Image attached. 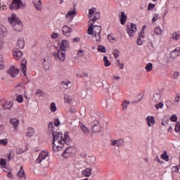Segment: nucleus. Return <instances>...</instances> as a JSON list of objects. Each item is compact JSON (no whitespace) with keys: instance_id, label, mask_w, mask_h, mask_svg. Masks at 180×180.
Returning <instances> with one entry per match:
<instances>
[{"instance_id":"e433bc0d","label":"nucleus","mask_w":180,"mask_h":180,"mask_svg":"<svg viewBox=\"0 0 180 180\" xmlns=\"http://www.w3.org/2000/svg\"><path fill=\"white\" fill-rule=\"evenodd\" d=\"M50 110H51V112H52L53 113H54V112H56V110H57V107L56 106V103H51V105H50Z\"/></svg>"},{"instance_id":"a18cd8bd","label":"nucleus","mask_w":180,"mask_h":180,"mask_svg":"<svg viewBox=\"0 0 180 180\" xmlns=\"http://www.w3.org/2000/svg\"><path fill=\"white\" fill-rule=\"evenodd\" d=\"M15 101L19 103H22L23 102V96L19 95L16 97Z\"/></svg>"},{"instance_id":"f8f14e48","label":"nucleus","mask_w":180,"mask_h":180,"mask_svg":"<svg viewBox=\"0 0 180 180\" xmlns=\"http://www.w3.org/2000/svg\"><path fill=\"white\" fill-rule=\"evenodd\" d=\"M74 153V147L70 146L66 148V150L63 153V157L64 158H68V157H70L71 154Z\"/></svg>"},{"instance_id":"20e7f679","label":"nucleus","mask_w":180,"mask_h":180,"mask_svg":"<svg viewBox=\"0 0 180 180\" xmlns=\"http://www.w3.org/2000/svg\"><path fill=\"white\" fill-rule=\"evenodd\" d=\"M101 18V14L99 12H96L94 15V17L92 19H90V20L88 22L89 25V33L92 34V26L95 25V22L96 20H99Z\"/></svg>"},{"instance_id":"2eb2a0df","label":"nucleus","mask_w":180,"mask_h":180,"mask_svg":"<svg viewBox=\"0 0 180 180\" xmlns=\"http://www.w3.org/2000/svg\"><path fill=\"white\" fill-rule=\"evenodd\" d=\"M20 171L17 173V175L20 180L26 179V174L25 173V170H23V167L21 166L20 168Z\"/></svg>"},{"instance_id":"c9c22d12","label":"nucleus","mask_w":180,"mask_h":180,"mask_svg":"<svg viewBox=\"0 0 180 180\" xmlns=\"http://www.w3.org/2000/svg\"><path fill=\"white\" fill-rule=\"evenodd\" d=\"M72 101V96L70 95H65V101L67 102V103H71Z\"/></svg>"},{"instance_id":"13d9d810","label":"nucleus","mask_w":180,"mask_h":180,"mask_svg":"<svg viewBox=\"0 0 180 180\" xmlns=\"http://www.w3.org/2000/svg\"><path fill=\"white\" fill-rule=\"evenodd\" d=\"M49 129L51 131H53V129H54V124L53 123V122H49Z\"/></svg>"},{"instance_id":"79ce46f5","label":"nucleus","mask_w":180,"mask_h":180,"mask_svg":"<svg viewBox=\"0 0 180 180\" xmlns=\"http://www.w3.org/2000/svg\"><path fill=\"white\" fill-rule=\"evenodd\" d=\"M155 34H162V30H161V28L160 27H157L155 28V30H154Z\"/></svg>"},{"instance_id":"69168bd1","label":"nucleus","mask_w":180,"mask_h":180,"mask_svg":"<svg viewBox=\"0 0 180 180\" xmlns=\"http://www.w3.org/2000/svg\"><path fill=\"white\" fill-rule=\"evenodd\" d=\"M139 39H144V31H141V32L139 34Z\"/></svg>"},{"instance_id":"2f4dec72","label":"nucleus","mask_w":180,"mask_h":180,"mask_svg":"<svg viewBox=\"0 0 180 180\" xmlns=\"http://www.w3.org/2000/svg\"><path fill=\"white\" fill-rule=\"evenodd\" d=\"M34 134V129L33 128H28V131L26 134L27 137H32Z\"/></svg>"},{"instance_id":"864d4df0","label":"nucleus","mask_w":180,"mask_h":180,"mask_svg":"<svg viewBox=\"0 0 180 180\" xmlns=\"http://www.w3.org/2000/svg\"><path fill=\"white\" fill-rule=\"evenodd\" d=\"M172 39H174V40H178V39H179V35L178 33L176 32H174L173 34H172Z\"/></svg>"},{"instance_id":"f03ea898","label":"nucleus","mask_w":180,"mask_h":180,"mask_svg":"<svg viewBox=\"0 0 180 180\" xmlns=\"http://www.w3.org/2000/svg\"><path fill=\"white\" fill-rule=\"evenodd\" d=\"M8 22H10L11 25H12L13 28L15 30V32H20L23 27L22 25V22L20 20L16 18L15 14H13L11 17L8 18Z\"/></svg>"},{"instance_id":"7ed1b4c3","label":"nucleus","mask_w":180,"mask_h":180,"mask_svg":"<svg viewBox=\"0 0 180 180\" xmlns=\"http://www.w3.org/2000/svg\"><path fill=\"white\" fill-rule=\"evenodd\" d=\"M101 32H102V26L101 25H94L92 26V33L89 34V28L87 30L88 34H94L96 37V41H101Z\"/></svg>"},{"instance_id":"e2e57ef3","label":"nucleus","mask_w":180,"mask_h":180,"mask_svg":"<svg viewBox=\"0 0 180 180\" xmlns=\"http://www.w3.org/2000/svg\"><path fill=\"white\" fill-rule=\"evenodd\" d=\"M137 44L138 46H141L143 44V40L141 39V38H138Z\"/></svg>"},{"instance_id":"dca6fc26","label":"nucleus","mask_w":180,"mask_h":180,"mask_svg":"<svg viewBox=\"0 0 180 180\" xmlns=\"http://www.w3.org/2000/svg\"><path fill=\"white\" fill-rule=\"evenodd\" d=\"M82 175L86 177L91 176V175H92V168L87 167L85 169L82 170Z\"/></svg>"},{"instance_id":"603ef678","label":"nucleus","mask_w":180,"mask_h":180,"mask_svg":"<svg viewBox=\"0 0 180 180\" xmlns=\"http://www.w3.org/2000/svg\"><path fill=\"white\" fill-rule=\"evenodd\" d=\"M154 8H155V5L150 3L148 6V11H153Z\"/></svg>"},{"instance_id":"774afa93","label":"nucleus","mask_w":180,"mask_h":180,"mask_svg":"<svg viewBox=\"0 0 180 180\" xmlns=\"http://www.w3.org/2000/svg\"><path fill=\"white\" fill-rule=\"evenodd\" d=\"M79 40H80L79 37H75L73 39L74 43H79Z\"/></svg>"},{"instance_id":"5fc2aeb1","label":"nucleus","mask_w":180,"mask_h":180,"mask_svg":"<svg viewBox=\"0 0 180 180\" xmlns=\"http://www.w3.org/2000/svg\"><path fill=\"white\" fill-rule=\"evenodd\" d=\"M0 165H1V167H5L6 165V160H5V159H1Z\"/></svg>"},{"instance_id":"6e6d98bb","label":"nucleus","mask_w":180,"mask_h":180,"mask_svg":"<svg viewBox=\"0 0 180 180\" xmlns=\"http://www.w3.org/2000/svg\"><path fill=\"white\" fill-rule=\"evenodd\" d=\"M61 122H60V120L58 119H55L54 120V126H56V127H58L60 126Z\"/></svg>"},{"instance_id":"58836bf2","label":"nucleus","mask_w":180,"mask_h":180,"mask_svg":"<svg viewBox=\"0 0 180 180\" xmlns=\"http://www.w3.org/2000/svg\"><path fill=\"white\" fill-rule=\"evenodd\" d=\"M145 69L148 72L152 71V70H153V63H147Z\"/></svg>"},{"instance_id":"4c0bfd02","label":"nucleus","mask_w":180,"mask_h":180,"mask_svg":"<svg viewBox=\"0 0 180 180\" xmlns=\"http://www.w3.org/2000/svg\"><path fill=\"white\" fill-rule=\"evenodd\" d=\"M103 61H104V65L105 67H109V65H110V61H109V60H108L107 56L103 57Z\"/></svg>"},{"instance_id":"052dcab7","label":"nucleus","mask_w":180,"mask_h":180,"mask_svg":"<svg viewBox=\"0 0 180 180\" xmlns=\"http://www.w3.org/2000/svg\"><path fill=\"white\" fill-rule=\"evenodd\" d=\"M16 153L17 154H23V150H22V148H18L16 149Z\"/></svg>"},{"instance_id":"5701e85b","label":"nucleus","mask_w":180,"mask_h":180,"mask_svg":"<svg viewBox=\"0 0 180 180\" xmlns=\"http://www.w3.org/2000/svg\"><path fill=\"white\" fill-rule=\"evenodd\" d=\"M127 19V15L124 13V12L122 11L121 15H120V20L121 25H124L126 23V20Z\"/></svg>"},{"instance_id":"9d476101","label":"nucleus","mask_w":180,"mask_h":180,"mask_svg":"<svg viewBox=\"0 0 180 180\" xmlns=\"http://www.w3.org/2000/svg\"><path fill=\"white\" fill-rule=\"evenodd\" d=\"M8 74L11 75L13 78H15L18 74H19V69H16L15 66H12L10 69L7 71Z\"/></svg>"},{"instance_id":"473e14b6","label":"nucleus","mask_w":180,"mask_h":180,"mask_svg":"<svg viewBox=\"0 0 180 180\" xmlns=\"http://www.w3.org/2000/svg\"><path fill=\"white\" fill-rule=\"evenodd\" d=\"M72 15H77V8H74L73 10L68 11L66 14V18H68V16H72Z\"/></svg>"},{"instance_id":"39448f33","label":"nucleus","mask_w":180,"mask_h":180,"mask_svg":"<svg viewBox=\"0 0 180 180\" xmlns=\"http://www.w3.org/2000/svg\"><path fill=\"white\" fill-rule=\"evenodd\" d=\"M22 6L23 3L22 2V0H13L10 5V9H11V11H18V9Z\"/></svg>"},{"instance_id":"6ab92c4d","label":"nucleus","mask_w":180,"mask_h":180,"mask_svg":"<svg viewBox=\"0 0 180 180\" xmlns=\"http://www.w3.org/2000/svg\"><path fill=\"white\" fill-rule=\"evenodd\" d=\"M146 122L148 123V126H149V127H153V126H154V124H155V120L154 119V117L153 116H148L146 117Z\"/></svg>"},{"instance_id":"cd10ccee","label":"nucleus","mask_w":180,"mask_h":180,"mask_svg":"<svg viewBox=\"0 0 180 180\" xmlns=\"http://www.w3.org/2000/svg\"><path fill=\"white\" fill-rule=\"evenodd\" d=\"M130 105V101L124 100L122 104L123 110H127V107Z\"/></svg>"},{"instance_id":"6e6552de","label":"nucleus","mask_w":180,"mask_h":180,"mask_svg":"<svg viewBox=\"0 0 180 180\" xmlns=\"http://www.w3.org/2000/svg\"><path fill=\"white\" fill-rule=\"evenodd\" d=\"M49 157V152L43 150L39 155L38 158L36 160L37 164H40L41 161L46 160Z\"/></svg>"},{"instance_id":"72a5a7b5","label":"nucleus","mask_w":180,"mask_h":180,"mask_svg":"<svg viewBox=\"0 0 180 180\" xmlns=\"http://www.w3.org/2000/svg\"><path fill=\"white\" fill-rule=\"evenodd\" d=\"M96 158L94 156H89L87 159L89 164H94Z\"/></svg>"},{"instance_id":"0e129e2a","label":"nucleus","mask_w":180,"mask_h":180,"mask_svg":"<svg viewBox=\"0 0 180 180\" xmlns=\"http://www.w3.org/2000/svg\"><path fill=\"white\" fill-rule=\"evenodd\" d=\"M7 176L8 178H10V179H13V174H12V172H8L7 173Z\"/></svg>"},{"instance_id":"338daca9","label":"nucleus","mask_w":180,"mask_h":180,"mask_svg":"<svg viewBox=\"0 0 180 180\" xmlns=\"http://www.w3.org/2000/svg\"><path fill=\"white\" fill-rule=\"evenodd\" d=\"M37 95H39V96H43V92L41 91V90L38 89L36 92Z\"/></svg>"},{"instance_id":"4468645a","label":"nucleus","mask_w":180,"mask_h":180,"mask_svg":"<svg viewBox=\"0 0 180 180\" xmlns=\"http://www.w3.org/2000/svg\"><path fill=\"white\" fill-rule=\"evenodd\" d=\"M169 55L170 56L171 58L174 60V58H176V57H179L180 49H178V48H176V49L170 52Z\"/></svg>"},{"instance_id":"393cba45","label":"nucleus","mask_w":180,"mask_h":180,"mask_svg":"<svg viewBox=\"0 0 180 180\" xmlns=\"http://www.w3.org/2000/svg\"><path fill=\"white\" fill-rule=\"evenodd\" d=\"M17 46L19 49H23L25 47V39L23 38H19L17 41Z\"/></svg>"},{"instance_id":"f3484780","label":"nucleus","mask_w":180,"mask_h":180,"mask_svg":"<svg viewBox=\"0 0 180 180\" xmlns=\"http://www.w3.org/2000/svg\"><path fill=\"white\" fill-rule=\"evenodd\" d=\"M91 130L94 131V133H99V121H95L92 125H91Z\"/></svg>"},{"instance_id":"bf43d9fd","label":"nucleus","mask_w":180,"mask_h":180,"mask_svg":"<svg viewBox=\"0 0 180 180\" xmlns=\"http://www.w3.org/2000/svg\"><path fill=\"white\" fill-rule=\"evenodd\" d=\"M179 77V72H174L173 74V78L174 79H177V78Z\"/></svg>"},{"instance_id":"a19ab883","label":"nucleus","mask_w":180,"mask_h":180,"mask_svg":"<svg viewBox=\"0 0 180 180\" xmlns=\"http://www.w3.org/2000/svg\"><path fill=\"white\" fill-rule=\"evenodd\" d=\"M117 67H120V70H123L124 64L120 63V60L119 59H117L115 60Z\"/></svg>"},{"instance_id":"37998d69","label":"nucleus","mask_w":180,"mask_h":180,"mask_svg":"<svg viewBox=\"0 0 180 180\" xmlns=\"http://www.w3.org/2000/svg\"><path fill=\"white\" fill-rule=\"evenodd\" d=\"M120 53V51L118 49H114L112 54L115 57V58H119V53Z\"/></svg>"},{"instance_id":"c756f323","label":"nucleus","mask_w":180,"mask_h":180,"mask_svg":"<svg viewBox=\"0 0 180 180\" xmlns=\"http://www.w3.org/2000/svg\"><path fill=\"white\" fill-rule=\"evenodd\" d=\"M160 158L162 160H165V161H169V156L167 154V151L165 150L163 154L161 155Z\"/></svg>"},{"instance_id":"c03bdc74","label":"nucleus","mask_w":180,"mask_h":180,"mask_svg":"<svg viewBox=\"0 0 180 180\" xmlns=\"http://www.w3.org/2000/svg\"><path fill=\"white\" fill-rule=\"evenodd\" d=\"M5 34H6V31H5V27L0 28V37H5Z\"/></svg>"},{"instance_id":"f257e3e1","label":"nucleus","mask_w":180,"mask_h":180,"mask_svg":"<svg viewBox=\"0 0 180 180\" xmlns=\"http://www.w3.org/2000/svg\"><path fill=\"white\" fill-rule=\"evenodd\" d=\"M53 136V151H58L60 148L63 147V144H68L71 139L68 136V133L64 134V137L63 134L57 131L52 132Z\"/></svg>"},{"instance_id":"a878e982","label":"nucleus","mask_w":180,"mask_h":180,"mask_svg":"<svg viewBox=\"0 0 180 180\" xmlns=\"http://www.w3.org/2000/svg\"><path fill=\"white\" fill-rule=\"evenodd\" d=\"M10 123L14 126V129L16 130L18 126H19V120L16 118H13L10 120Z\"/></svg>"},{"instance_id":"49530a36","label":"nucleus","mask_w":180,"mask_h":180,"mask_svg":"<svg viewBox=\"0 0 180 180\" xmlns=\"http://www.w3.org/2000/svg\"><path fill=\"white\" fill-rule=\"evenodd\" d=\"M2 68H4V56L0 55V70H2Z\"/></svg>"},{"instance_id":"ddd939ff","label":"nucleus","mask_w":180,"mask_h":180,"mask_svg":"<svg viewBox=\"0 0 180 180\" xmlns=\"http://www.w3.org/2000/svg\"><path fill=\"white\" fill-rule=\"evenodd\" d=\"M55 57H58V60L60 61H65V51H58L57 54H54Z\"/></svg>"},{"instance_id":"de8ad7c7","label":"nucleus","mask_w":180,"mask_h":180,"mask_svg":"<svg viewBox=\"0 0 180 180\" xmlns=\"http://www.w3.org/2000/svg\"><path fill=\"white\" fill-rule=\"evenodd\" d=\"M0 144L1 146H6V144H8V139H1L0 140Z\"/></svg>"},{"instance_id":"c85d7f7f","label":"nucleus","mask_w":180,"mask_h":180,"mask_svg":"<svg viewBox=\"0 0 180 180\" xmlns=\"http://www.w3.org/2000/svg\"><path fill=\"white\" fill-rule=\"evenodd\" d=\"M153 101L155 102H160L161 101V94L156 93L153 96Z\"/></svg>"},{"instance_id":"3c124183","label":"nucleus","mask_w":180,"mask_h":180,"mask_svg":"<svg viewBox=\"0 0 180 180\" xmlns=\"http://www.w3.org/2000/svg\"><path fill=\"white\" fill-rule=\"evenodd\" d=\"M171 122H176L178 120V117H176V115H173L170 117Z\"/></svg>"},{"instance_id":"aec40b11","label":"nucleus","mask_w":180,"mask_h":180,"mask_svg":"<svg viewBox=\"0 0 180 180\" xmlns=\"http://www.w3.org/2000/svg\"><path fill=\"white\" fill-rule=\"evenodd\" d=\"M26 64H27V61L25 59H23L21 61V66H20V70L24 74V75H26Z\"/></svg>"},{"instance_id":"b1692460","label":"nucleus","mask_w":180,"mask_h":180,"mask_svg":"<svg viewBox=\"0 0 180 180\" xmlns=\"http://www.w3.org/2000/svg\"><path fill=\"white\" fill-rule=\"evenodd\" d=\"M13 106V103L11 102V101H6L4 104H3V108L4 109L6 110H10L11 108Z\"/></svg>"},{"instance_id":"423d86ee","label":"nucleus","mask_w":180,"mask_h":180,"mask_svg":"<svg viewBox=\"0 0 180 180\" xmlns=\"http://www.w3.org/2000/svg\"><path fill=\"white\" fill-rule=\"evenodd\" d=\"M127 33L130 37H132V36H134V33L137 32V25L134 23H131L130 25H127Z\"/></svg>"},{"instance_id":"a211bd4d","label":"nucleus","mask_w":180,"mask_h":180,"mask_svg":"<svg viewBox=\"0 0 180 180\" xmlns=\"http://www.w3.org/2000/svg\"><path fill=\"white\" fill-rule=\"evenodd\" d=\"M13 56H14V58L15 60H22V56H23V53H22L20 51L15 50L13 51Z\"/></svg>"},{"instance_id":"4d7b16f0","label":"nucleus","mask_w":180,"mask_h":180,"mask_svg":"<svg viewBox=\"0 0 180 180\" xmlns=\"http://www.w3.org/2000/svg\"><path fill=\"white\" fill-rule=\"evenodd\" d=\"M179 129H180V122H178L176 124L175 131L178 132V131H179Z\"/></svg>"},{"instance_id":"8fccbe9b","label":"nucleus","mask_w":180,"mask_h":180,"mask_svg":"<svg viewBox=\"0 0 180 180\" xmlns=\"http://www.w3.org/2000/svg\"><path fill=\"white\" fill-rule=\"evenodd\" d=\"M77 57H83L84 56V51L82 49H80L77 53Z\"/></svg>"},{"instance_id":"f704fd0d","label":"nucleus","mask_w":180,"mask_h":180,"mask_svg":"<svg viewBox=\"0 0 180 180\" xmlns=\"http://www.w3.org/2000/svg\"><path fill=\"white\" fill-rule=\"evenodd\" d=\"M98 51H100L101 53H106V47L99 45L97 48Z\"/></svg>"},{"instance_id":"09e8293b","label":"nucleus","mask_w":180,"mask_h":180,"mask_svg":"<svg viewBox=\"0 0 180 180\" xmlns=\"http://www.w3.org/2000/svg\"><path fill=\"white\" fill-rule=\"evenodd\" d=\"M163 107H164V103L161 102L155 105V108L158 110V109H162Z\"/></svg>"},{"instance_id":"9b49d317","label":"nucleus","mask_w":180,"mask_h":180,"mask_svg":"<svg viewBox=\"0 0 180 180\" xmlns=\"http://www.w3.org/2000/svg\"><path fill=\"white\" fill-rule=\"evenodd\" d=\"M68 49H70V41L66 39L62 40L60 43V50H62V51H67Z\"/></svg>"},{"instance_id":"7c9ffc66","label":"nucleus","mask_w":180,"mask_h":180,"mask_svg":"<svg viewBox=\"0 0 180 180\" xmlns=\"http://www.w3.org/2000/svg\"><path fill=\"white\" fill-rule=\"evenodd\" d=\"M171 56H169V54L168 56H165L163 58V62L165 63V64H169V63H171Z\"/></svg>"},{"instance_id":"680f3d73","label":"nucleus","mask_w":180,"mask_h":180,"mask_svg":"<svg viewBox=\"0 0 180 180\" xmlns=\"http://www.w3.org/2000/svg\"><path fill=\"white\" fill-rule=\"evenodd\" d=\"M51 39H57V37H58V34L53 32L51 36Z\"/></svg>"},{"instance_id":"0eeeda50","label":"nucleus","mask_w":180,"mask_h":180,"mask_svg":"<svg viewBox=\"0 0 180 180\" xmlns=\"http://www.w3.org/2000/svg\"><path fill=\"white\" fill-rule=\"evenodd\" d=\"M124 144V141L123 139H111L110 140V146L112 147H122Z\"/></svg>"},{"instance_id":"412c9836","label":"nucleus","mask_w":180,"mask_h":180,"mask_svg":"<svg viewBox=\"0 0 180 180\" xmlns=\"http://www.w3.org/2000/svg\"><path fill=\"white\" fill-rule=\"evenodd\" d=\"M79 126L84 134H85L86 136H88V134H89V129H88V127H86L84 124L81 122H79Z\"/></svg>"},{"instance_id":"1a4fd4ad","label":"nucleus","mask_w":180,"mask_h":180,"mask_svg":"<svg viewBox=\"0 0 180 180\" xmlns=\"http://www.w3.org/2000/svg\"><path fill=\"white\" fill-rule=\"evenodd\" d=\"M62 32H63V36H66V37H70V36H71V33L72 32V28L65 25L62 27Z\"/></svg>"},{"instance_id":"4be33fe9","label":"nucleus","mask_w":180,"mask_h":180,"mask_svg":"<svg viewBox=\"0 0 180 180\" xmlns=\"http://www.w3.org/2000/svg\"><path fill=\"white\" fill-rule=\"evenodd\" d=\"M33 4L37 11L41 10V0H33Z\"/></svg>"},{"instance_id":"ea45409f","label":"nucleus","mask_w":180,"mask_h":180,"mask_svg":"<svg viewBox=\"0 0 180 180\" xmlns=\"http://www.w3.org/2000/svg\"><path fill=\"white\" fill-rule=\"evenodd\" d=\"M96 11V8H91L89 10V15L88 17L89 18H92V15H94V13H95V12Z\"/></svg>"},{"instance_id":"bb28decb","label":"nucleus","mask_w":180,"mask_h":180,"mask_svg":"<svg viewBox=\"0 0 180 180\" xmlns=\"http://www.w3.org/2000/svg\"><path fill=\"white\" fill-rule=\"evenodd\" d=\"M43 67L44 70H50V63L49 61L46 60V59H44V61L42 63Z\"/></svg>"}]
</instances>
